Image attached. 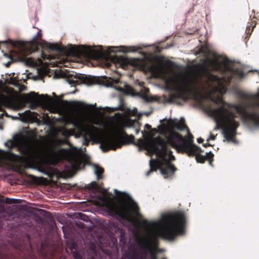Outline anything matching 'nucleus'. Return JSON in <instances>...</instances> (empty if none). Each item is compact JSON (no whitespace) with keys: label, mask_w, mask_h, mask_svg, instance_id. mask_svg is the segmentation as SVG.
<instances>
[{"label":"nucleus","mask_w":259,"mask_h":259,"mask_svg":"<svg viewBox=\"0 0 259 259\" xmlns=\"http://www.w3.org/2000/svg\"><path fill=\"white\" fill-rule=\"evenodd\" d=\"M144 224V230L147 236L145 243H143L138 239L135 240L134 242L135 246L126 253L125 259H127L129 253L133 252L135 250L141 251L139 243L146 250L147 259H157V253L163 252L164 250L157 247L151 249L150 247L152 242L157 241L159 237L172 241L178 236L184 235L186 218L183 211L164 213L161 214L160 219L152 221L146 220Z\"/></svg>","instance_id":"1"},{"label":"nucleus","mask_w":259,"mask_h":259,"mask_svg":"<svg viewBox=\"0 0 259 259\" xmlns=\"http://www.w3.org/2000/svg\"><path fill=\"white\" fill-rule=\"evenodd\" d=\"M172 133H175L170 132L166 140L162 139H156L151 142L150 145V148L152 152L155 154L157 158H161L163 161V165L160 168V170L164 178H171L174 173L177 170L174 165L169 161V160H175V156L172 154V151L168 147L169 145L173 148V146L168 142L169 136ZM176 149L178 152H182L181 150H178L177 148ZM183 152H184L183 151Z\"/></svg>","instance_id":"2"},{"label":"nucleus","mask_w":259,"mask_h":259,"mask_svg":"<svg viewBox=\"0 0 259 259\" xmlns=\"http://www.w3.org/2000/svg\"><path fill=\"white\" fill-rule=\"evenodd\" d=\"M168 142L178 150L185 152L189 156H195L197 162L203 163L206 159H211L213 156L211 151L206 152L205 156L198 154L203 152V150L192 141L190 144L187 143L183 137L178 133H172L169 136Z\"/></svg>","instance_id":"3"},{"label":"nucleus","mask_w":259,"mask_h":259,"mask_svg":"<svg viewBox=\"0 0 259 259\" xmlns=\"http://www.w3.org/2000/svg\"><path fill=\"white\" fill-rule=\"evenodd\" d=\"M70 52L74 54L83 56L88 59L99 60L103 56V49L101 46H91L86 45L69 46Z\"/></svg>","instance_id":"4"},{"label":"nucleus","mask_w":259,"mask_h":259,"mask_svg":"<svg viewBox=\"0 0 259 259\" xmlns=\"http://www.w3.org/2000/svg\"><path fill=\"white\" fill-rule=\"evenodd\" d=\"M171 87H168V90L175 92L179 95H183L191 92V85L189 78L186 76H177L171 82Z\"/></svg>","instance_id":"5"},{"label":"nucleus","mask_w":259,"mask_h":259,"mask_svg":"<svg viewBox=\"0 0 259 259\" xmlns=\"http://www.w3.org/2000/svg\"><path fill=\"white\" fill-rule=\"evenodd\" d=\"M107 215L119 221H129L130 209L125 205L121 204L117 207L114 205H108L104 210Z\"/></svg>","instance_id":"6"},{"label":"nucleus","mask_w":259,"mask_h":259,"mask_svg":"<svg viewBox=\"0 0 259 259\" xmlns=\"http://www.w3.org/2000/svg\"><path fill=\"white\" fill-rule=\"evenodd\" d=\"M99 143L100 148L104 152L110 150H115L120 148L122 145L120 141L114 136H105L100 140Z\"/></svg>","instance_id":"7"},{"label":"nucleus","mask_w":259,"mask_h":259,"mask_svg":"<svg viewBox=\"0 0 259 259\" xmlns=\"http://www.w3.org/2000/svg\"><path fill=\"white\" fill-rule=\"evenodd\" d=\"M140 85L141 87V91L136 92L133 88L130 87L127 94L133 97H140L146 102H151L153 101L154 99L153 98L148 95V93L149 92V89L142 85L140 83Z\"/></svg>","instance_id":"8"},{"label":"nucleus","mask_w":259,"mask_h":259,"mask_svg":"<svg viewBox=\"0 0 259 259\" xmlns=\"http://www.w3.org/2000/svg\"><path fill=\"white\" fill-rule=\"evenodd\" d=\"M71 77H68L66 80L71 86L74 85L76 83H78L79 81L82 82L84 83H88L90 76L80 73H75L69 75Z\"/></svg>","instance_id":"9"},{"label":"nucleus","mask_w":259,"mask_h":259,"mask_svg":"<svg viewBox=\"0 0 259 259\" xmlns=\"http://www.w3.org/2000/svg\"><path fill=\"white\" fill-rule=\"evenodd\" d=\"M6 147L8 148L9 150L12 149L16 148L20 152V154L23 156H25L28 153V148L25 146L20 145L17 142L13 140H9L5 143Z\"/></svg>","instance_id":"10"},{"label":"nucleus","mask_w":259,"mask_h":259,"mask_svg":"<svg viewBox=\"0 0 259 259\" xmlns=\"http://www.w3.org/2000/svg\"><path fill=\"white\" fill-rule=\"evenodd\" d=\"M170 124L173 128H176L180 131L186 130L190 138H192L193 136L190 134L189 130L185 123V118L181 117L179 121L177 119H170Z\"/></svg>","instance_id":"11"},{"label":"nucleus","mask_w":259,"mask_h":259,"mask_svg":"<svg viewBox=\"0 0 259 259\" xmlns=\"http://www.w3.org/2000/svg\"><path fill=\"white\" fill-rule=\"evenodd\" d=\"M139 245L141 248V251L135 250L127 255V259H147L148 254L146 250L140 243Z\"/></svg>","instance_id":"12"},{"label":"nucleus","mask_w":259,"mask_h":259,"mask_svg":"<svg viewBox=\"0 0 259 259\" xmlns=\"http://www.w3.org/2000/svg\"><path fill=\"white\" fill-rule=\"evenodd\" d=\"M26 118L31 120L32 121L39 123L40 122V116L38 113L35 112H32L30 110H27L22 113Z\"/></svg>","instance_id":"13"},{"label":"nucleus","mask_w":259,"mask_h":259,"mask_svg":"<svg viewBox=\"0 0 259 259\" xmlns=\"http://www.w3.org/2000/svg\"><path fill=\"white\" fill-rule=\"evenodd\" d=\"M71 253L74 259H87V255L84 251L77 249L74 245L70 247Z\"/></svg>","instance_id":"14"},{"label":"nucleus","mask_w":259,"mask_h":259,"mask_svg":"<svg viewBox=\"0 0 259 259\" xmlns=\"http://www.w3.org/2000/svg\"><path fill=\"white\" fill-rule=\"evenodd\" d=\"M39 29L37 34L28 42V45L31 47H35L40 45V40L41 39L42 34Z\"/></svg>","instance_id":"15"},{"label":"nucleus","mask_w":259,"mask_h":259,"mask_svg":"<svg viewBox=\"0 0 259 259\" xmlns=\"http://www.w3.org/2000/svg\"><path fill=\"white\" fill-rule=\"evenodd\" d=\"M121 48L122 49L121 50L116 51V52L118 51V52H122L124 53H127L128 52H135L137 51V50L135 49L134 47H121ZM113 48H115L112 47H108L107 51V53H115L116 51L112 50Z\"/></svg>","instance_id":"16"},{"label":"nucleus","mask_w":259,"mask_h":259,"mask_svg":"<svg viewBox=\"0 0 259 259\" xmlns=\"http://www.w3.org/2000/svg\"><path fill=\"white\" fill-rule=\"evenodd\" d=\"M34 94L33 92L30 93L28 98V102L30 103L29 108L32 110L35 109L37 106V101Z\"/></svg>","instance_id":"17"},{"label":"nucleus","mask_w":259,"mask_h":259,"mask_svg":"<svg viewBox=\"0 0 259 259\" xmlns=\"http://www.w3.org/2000/svg\"><path fill=\"white\" fill-rule=\"evenodd\" d=\"M114 193L115 194L117 195V194H124L125 195V198L124 200L127 201V202L131 203L133 205H137L136 202L135 201V200L133 199V198L127 193L125 192H120L117 189H114Z\"/></svg>","instance_id":"18"},{"label":"nucleus","mask_w":259,"mask_h":259,"mask_svg":"<svg viewBox=\"0 0 259 259\" xmlns=\"http://www.w3.org/2000/svg\"><path fill=\"white\" fill-rule=\"evenodd\" d=\"M94 168V173L97 177V180H99L102 179V174L104 171V169L103 168L100 167L97 164L93 165Z\"/></svg>","instance_id":"19"},{"label":"nucleus","mask_w":259,"mask_h":259,"mask_svg":"<svg viewBox=\"0 0 259 259\" xmlns=\"http://www.w3.org/2000/svg\"><path fill=\"white\" fill-rule=\"evenodd\" d=\"M10 101V98L8 96L0 93V106H6Z\"/></svg>","instance_id":"20"},{"label":"nucleus","mask_w":259,"mask_h":259,"mask_svg":"<svg viewBox=\"0 0 259 259\" xmlns=\"http://www.w3.org/2000/svg\"><path fill=\"white\" fill-rule=\"evenodd\" d=\"M74 216L76 219L84 222H88L90 221L89 217L81 212L75 213Z\"/></svg>","instance_id":"21"},{"label":"nucleus","mask_w":259,"mask_h":259,"mask_svg":"<svg viewBox=\"0 0 259 259\" xmlns=\"http://www.w3.org/2000/svg\"><path fill=\"white\" fill-rule=\"evenodd\" d=\"M139 124L137 121H132L129 123H126L124 125L125 127H133L135 131L136 134H138L140 133V129L135 128V127Z\"/></svg>","instance_id":"22"},{"label":"nucleus","mask_w":259,"mask_h":259,"mask_svg":"<svg viewBox=\"0 0 259 259\" xmlns=\"http://www.w3.org/2000/svg\"><path fill=\"white\" fill-rule=\"evenodd\" d=\"M153 160L151 159L149 161L150 170H148L146 174V176H149L152 172L156 171L157 166V165L153 162Z\"/></svg>","instance_id":"23"},{"label":"nucleus","mask_w":259,"mask_h":259,"mask_svg":"<svg viewBox=\"0 0 259 259\" xmlns=\"http://www.w3.org/2000/svg\"><path fill=\"white\" fill-rule=\"evenodd\" d=\"M48 48L53 51H56L60 52L61 51V47L57 44H48Z\"/></svg>","instance_id":"24"},{"label":"nucleus","mask_w":259,"mask_h":259,"mask_svg":"<svg viewBox=\"0 0 259 259\" xmlns=\"http://www.w3.org/2000/svg\"><path fill=\"white\" fill-rule=\"evenodd\" d=\"M256 24L254 22H252L250 25H247L246 29V32L248 36L251 34L253 28L255 27Z\"/></svg>","instance_id":"25"},{"label":"nucleus","mask_w":259,"mask_h":259,"mask_svg":"<svg viewBox=\"0 0 259 259\" xmlns=\"http://www.w3.org/2000/svg\"><path fill=\"white\" fill-rule=\"evenodd\" d=\"M104 109H107V112L108 113H110V112H114L115 111H118V110H121V111L122 110V107L121 105H119L118 106L116 107H109L108 106H106L104 108Z\"/></svg>","instance_id":"26"},{"label":"nucleus","mask_w":259,"mask_h":259,"mask_svg":"<svg viewBox=\"0 0 259 259\" xmlns=\"http://www.w3.org/2000/svg\"><path fill=\"white\" fill-rule=\"evenodd\" d=\"M7 41L9 42V44L14 47H17L18 45L23 46L24 44L23 42H14L13 40L9 39L8 40L2 41V42L6 43Z\"/></svg>","instance_id":"27"},{"label":"nucleus","mask_w":259,"mask_h":259,"mask_svg":"<svg viewBox=\"0 0 259 259\" xmlns=\"http://www.w3.org/2000/svg\"><path fill=\"white\" fill-rule=\"evenodd\" d=\"M120 243L122 244L123 246H126L127 244V240L124 235L123 234L122 232H121L120 237L119 239Z\"/></svg>","instance_id":"28"},{"label":"nucleus","mask_w":259,"mask_h":259,"mask_svg":"<svg viewBox=\"0 0 259 259\" xmlns=\"http://www.w3.org/2000/svg\"><path fill=\"white\" fill-rule=\"evenodd\" d=\"M74 223L77 227L81 229H84L85 227V224L79 220L74 221Z\"/></svg>","instance_id":"29"},{"label":"nucleus","mask_w":259,"mask_h":259,"mask_svg":"<svg viewBox=\"0 0 259 259\" xmlns=\"http://www.w3.org/2000/svg\"><path fill=\"white\" fill-rule=\"evenodd\" d=\"M10 200L13 201V202L11 203H18L20 201V199H15V198L9 199L8 198H6L5 199V201L7 203H10L9 200Z\"/></svg>","instance_id":"30"},{"label":"nucleus","mask_w":259,"mask_h":259,"mask_svg":"<svg viewBox=\"0 0 259 259\" xmlns=\"http://www.w3.org/2000/svg\"><path fill=\"white\" fill-rule=\"evenodd\" d=\"M38 211L40 212V214L42 215L44 217H47L48 214H50V212L49 211H47L46 210L39 209H38Z\"/></svg>","instance_id":"31"},{"label":"nucleus","mask_w":259,"mask_h":259,"mask_svg":"<svg viewBox=\"0 0 259 259\" xmlns=\"http://www.w3.org/2000/svg\"><path fill=\"white\" fill-rule=\"evenodd\" d=\"M125 137L126 138H128L129 139V140L132 143H134V140H135V137L133 135H128L126 134H125Z\"/></svg>","instance_id":"32"},{"label":"nucleus","mask_w":259,"mask_h":259,"mask_svg":"<svg viewBox=\"0 0 259 259\" xmlns=\"http://www.w3.org/2000/svg\"><path fill=\"white\" fill-rule=\"evenodd\" d=\"M83 144L85 145V146H88L89 143V141L88 140V138L86 135L83 136Z\"/></svg>","instance_id":"33"},{"label":"nucleus","mask_w":259,"mask_h":259,"mask_svg":"<svg viewBox=\"0 0 259 259\" xmlns=\"http://www.w3.org/2000/svg\"><path fill=\"white\" fill-rule=\"evenodd\" d=\"M97 187V184H96V182H93L91 184V189L92 190H95Z\"/></svg>","instance_id":"34"},{"label":"nucleus","mask_w":259,"mask_h":259,"mask_svg":"<svg viewBox=\"0 0 259 259\" xmlns=\"http://www.w3.org/2000/svg\"><path fill=\"white\" fill-rule=\"evenodd\" d=\"M214 139L215 137L212 134H210L209 137L207 139V142H209L210 140H214Z\"/></svg>","instance_id":"35"},{"label":"nucleus","mask_w":259,"mask_h":259,"mask_svg":"<svg viewBox=\"0 0 259 259\" xmlns=\"http://www.w3.org/2000/svg\"><path fill=\"white\" fill-rule=\"evenodd\" d=\"M145 128L147 130H150L151 129V126L149 125V124H146L145 125Z\"/></svg>","instance_id":"36"},{"label":"nucleus","mask_w":259,"mask_h":259,"mask_svg":"<svg viewBox=\"0 0 259 259\" xmlns=\"http://www.w3.org/2000/svg\"><path fill=\"white\" fill-rule=\"evenodd\" d=\"M151 113H152L151 111H150V112H143V113H141L140 115H146L147 116H149V115L151 114Z\"/></svg>","instance_id":"37"},{"label":"nucleus","mask_w":259,"mask_h":259,"mask_svg":"<svg viewBox=\"0 0 259 259\" xmlns=\"http://www.w3.org/2000/svg\"><path fill=\"white\" fill-rule=\"evenodd\" d=\"M6 257V254L0 252V259H5Z\"/></svg>","instance_id":"38"},{"label":"nucleus","mask_w":259,"mask_h":259,"mask_svg":"<svg viewBox=\"0 0 259 259\" xmlns=\"http://www.w3.org/2000/svg\"><path fill=\"white\" fill-rule=\"evenodd\" d=\"M203 141H204V140L201 138H199L197 139V142L198 143H203Z\"/></svg>","instance_id":"39"},{"label":"nucleus","mask_w":259,"mask_h":259,"mask_svg":"<svg viewBox=\"0 0 259 259\" xmlns=\"http://www.w3.org/2000/svg\"><path fill=\"white\" fill-rule=\"evenodd\" d=\"M211 146V145L210 144H209L208 143V142H207L206 143L203 144V146L204 147H207L208 146Z\"/></svg>","instance_id":"40"},{"label":"nucleus","mask_w":259,"mask_h":259,"mask_svg":"<svg viewBox=\"0 0 259 259\" xmlns=\"http://www.w3.org/2000/svg\"><path fill=\"white\" fill-rule=\"evenodd\" d=\"M24 59L25 60L26 63L28 64L31 61V59L25 57Z\"/></svg>","instance_id":"41"},{"label":"nucleus","mask_w":259,"mask_h":259,"mask_svg":"<svg viewBox=\"0 0 259 259\" xmlns=\"http://www.w3.org/2000/svg\"><path fill=\"white\" fill-rule=\"evenodd\" d=\"M11 63H12V62L11 61H9V62H8L7 63H6L5 64V65L6 67H9L10 66V65L11 64Z\"/></svg>","instance_id":"42"},{"label":"nucleus","mask_w":259,"mask_h":259,"mask_svg":"<svg viewBox=\"0 0 259 259\" xmlns=\"http://www.w3.org/2000/svg\"><path fill=\"white\" fill-rule=\"evenodd\" d=\"M27 240L28 241V243L30 244V241L31 239V237L29 235H26Z\"/></svg>","instance_id":"43"},{"label":"nucleus","mask_w":259,"mask_h":259,"mask_svg":"<svg viewBox=\"0 0 259 259\" xmlns=\"http://www.w3.org/2000/svg\"><path fill=\"white\" fill-rule=\"evenodd\" d=\"M103 252L105 253L107 255H110V251L108 250H103Z\"/></svg>","instance_id":"44"},{"label":"nucleus","mask_w":259,"mask_h":259,"mask_svg":"<svg viewBox=\"0 0 259 259\" xmlns=\"http://www.w3.org/2000/svg\"><path fill=\"white\" fill-rule=\"evenodd\" d=\"M112 226H113V227L115 229H117V230H119V228L116 226V225L115 224V223H113L112 224Z\"/></svg>","instance_id":"45"},{"label":"nucleus","mask_w":259,"mask_h":259,"mask_svg":"<svg viewBox=\"0 0 259 259\" xmlns=\"http://www.w3.org/2000/svg\"><path fill=\"white\" fill-rule=\"evenodd\" d=\"M142 137L145 138L146 137V133L145 131L142 132Z\"/></svg>","instance_id":"46"},{"label":"nucleus","mask_w":259,"mask_h":259,"mask_svg":"<svg viewBox=\"0 0 259 259\" xmlns=\"http://www.w3.org/2000/svg\"><path fill=\"white\" fill-rule=\"evenodd\" d=\"M34 216L37 218V219H40V217H39V214H36V213H34Z\"/></svg>","instance_id":"47"},{"label":"nucleus","mask_w":259,"mask_h":259,"mask_svg":"<svg viewBox=\"0 0 259 259\" xmlns=\"http://www.w3.org/2000/svg\"><path fill=\"white\" fill-rule=\"evenodd\" d=\"M103 191H104L103 192H104V193H107V192H108V190H107V189H103Z\"/></svg>","instance_id":"48"},{"label":"nucleus","mask_w":259,"mask_h":259,"mask_svg":"<svg viewBox=\"0 0 259 259\" xmlns=\"http://www.w3.org/2000/svg\"><path fill=\"white\" fill-rule=\"evenodd\" d=\"M11 117L13 118V119H18L19 117H17V116H11Z\"/></svg>","instance_id":"49"},{"label":"nucleus","mask_w":259,"mask_h":259,"mask_svg":"<svg viewBox=\"0 0 259 259\" xmlns=\"http://www.w3.org/2000/svg\"><path fill=\"white\" fill-rule=\"evenodd\" d=\"M118 197V198L119 199H122L123 198H122V196H117Z\"/></svg>","instance_id":"50"},{"label":"nucleus","mask_w":259,"mask_h":259,"mask_svg":"<svg viewBox=\"0 0 259 259\" xmlns=\"http://www.w3.org/2000/svg\"><path fill=\"white\" fill-rule=\"evenodd\" d=\"M2 129H3L2 124V123L0 122V130H2Z\"/></svg>","instance_id":"51"},{"label":"nucleus","mask_w":259,"mask_h":259,"mask_svg":"<svg viewBox=\"0 0 259 259\" xmlns=\"http://www.w3.org/2000/svg\"><path fill=\"white\" fill-rule=\"evenodd\" d=\"M98 109H103V108H102L101 106H100V107H99L98 108Z\"/></svg>","instance_id":"52"},{"label":"nucleus","mask_w":259,"mask_h":259,"mask_svg":"<svg viewBox=\"0 0 259 259\" xmlns=\"http://www.w3.org/2000/svg\"><path fill=\"white\" fill-rule=\"evenodd\" d=\"M75 91L72 92L71 93V94H74V93H75Z\"/></svg>","instance_id":"53"},{"label":"nucleus","mask_w":259,"mask_h":259,"mask_svg":"<svg viewBox=\"0 0 259 259\" xmlns=\"http://www.w3.org/2000/svg\"><path fill=\"white\" fill-rule=\"evenodd\" d=\"M118 79H116V83H118Z\"/></svg>","instance_id":"54"},{"label":"nucleus","mask_w":259,"mask_h":259,"mask_svg":"<svg viewBox=\"0 0 259 259\" xmlns=\"http://www.w3.org/2000/svg\"><path fill=\"white\" fill-rule=\"evenodd\" d=\"M209 164L211 165V161L210 160H209Z\"/></svg>","instance_id":"55"},{"label":"nucleus","mask_w":259,"mask_h":259,"mask_svg":"<svg viewBox=\"0 0 259 259\" xmlns=\"http://www.w3.org/2000/svg\"><path fill=\"white\" fill-rule=\"evenodd\" d=\"M95 105H90V106H94Z\"/></svg>","instance_id":"56"},{"label":"nucleus","mask_w":259,"mask_h":259,"mask_svg":"<svg viewBox=\"0 0 259 259\" xmlns=\"http://www.w3.org/2000/svg\"><path fill=\"white\" fill-rule=\"evenodd\" d=\"M29 247L30 248V249L31 248V245L30 244H29Z\"/></svg>","instance_id":"57"}]
</instances>
